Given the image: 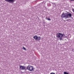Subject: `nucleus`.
I'll list each match as a JSON object with an SVG mask.
<instances>
[{
  "label": "nucleus",
  "mask_w": 74,
  "mask_h": 74,
  "mask_svg": "<svg viewBox=\"0 0 74 74\" xmlns=\"http://www.w3.org/2000/svg\"><path fill=\"white\" fill-rule=\"evenodd\" d=\"M68 16H70V17L72 16V15L71 13H68V14H67Z\"/></svg>",
  "instance_id": "7"
},
{
  "label": "nucleus",
  "mask_w": 74,
  "mask_h": 74,
  "mask_svg": "<svg viewBox=\"0 0 74 74\" xmlns=\"http://www.w3.org/2000/svg\"><path fill=\"white\" fill-rule=\"evenodd\" d=\"M50 74H55V73H54L52 72Z\"/></svg>",
  "instance_id": "11"
},
{
  "label": "nucleus",
  "mask_w": 74,
  "mask_h": 74,
  "mask_svg": "<svg viewBox=\"0 0 74 74\" xmlns=\"http://www.w3.org/2000/svg\"><path fill=\"white\" fill-rule=\"evenodd\" d=\"M23 49H24V50H25V51H26V48H25L24 47H23Z\"/></svg>",
  "instance_id": "10"
},
{
  "label": "nucleus",
  "mask_w": 74,
  "mask_h": 74,
  "mask_svg": "<svg viewBox=\"0 0 74 74\" xmlns=\"http://www.w3.org/2000/svg\"><path fill=\"white\" fill-rule=\"evenodd\" d=\"M70 1H74V0H70Z\"/></svg>",
  "instance_id": "13"
},
{
  "label": "nucleus",
  "mask_w": 74,
  "mask_h": 74,
  "mask_svg": "<svg viewBox=\"0 0 74 74\" xmlns=\"http://www.w3.org/2000/svg\"><path fill=\"white\" fill-rule=\"evenodd\" d=\"M33 38L35 39V40H37L38 41H39V40H41V37H40V36H38L37 35L34 36L33 37Z\"/></svg>",
  "instance_id": "4"
},
{
  "label": "nucleus",
  "mask_w": 74,
  "mask_h": 74,
  "mask_svg": "<svg viewBox=\"0 0 74 74\" xmlns=\"http://www.w3.org/2000/svg\"><path fill=\"white\" fill-rule=\"evenodd\" d=\"M47 17H46V19H47V20H48V21H51V19L50 18H47Z\"/></svg>",
  "instance_id": "8"
},
{
  "label": "nucleus",
  "mask_w": 74,
  "mask_h": 74,
  "mask_svg": "<svg viewBox=\"0 0 74 74\" xmlns=\"http://www.w3.org/2000/svg\"><path fill=\"white\" fill-rule=\"evenodd\" d=\"M27 70H28L29 71H32L33 70H34V68L33 66H32L29 65L28 66L27 68Z\"/></svg>",
  "instance_id": "3"
},
{
  "label": "nucleus",
  "mask_w": 74,
  "mask_h": 74,
  "mask_svg": "<svg viewBox=\"0 0 74 74\" xmlns=\"http://www.w3.org/2000/svg\"><path fill=\"white\" fill-rule=\"evenodd\" d=\"M61 17L62 18H65V19H67V18H68V15H67V13H64L63 12L62 13L61 16Z\"/></svg>",
  "instance_id": "2"
},
{
  "label": "nucleus",
  "mask_w": 74,
  "mask_h": 74,
  "mask_svg": "<svg viewBox=\"0 0 74 74\" xmlns=\"http://www.w3.org/2000/svg\"><path fill=\"white\" fill-rule=\"evenodd\" d=\"M56 36L58 38H60L59 39L60 41L62 40V37L63 36V34L61 33H58L56 34Z\"/></svg>",
  "instance_id": "1"
},
{
  "label": "nucleus",
  "mask_w": 74,
  "mask_h": 74,
  "mask_svg": "<svg viewBox=\"0 0 74 74\" xmlns=\"http://www.w3.org/2000/svg\"><path fill=\"white\" fill-rule=\"evenodd\" d=\"M64 74H69V73H67L66 72H64Z\"/></svg>",
  "instance_id": "9"
},
{
  "label": "nucleus",
  "mask_w": 74,
  "mask_h": 74,
  "mask_svg": "<svg viewBox=\"0 0 74 74\" xmlns=\"http://www.w3.org/2000/svg\"><path fill=\"white\" fill-rule=\"evenodd\" d=\"M5 1H7V2H9L10 3H13L15 1V0H5Z\"/></svg>",
  "instance_id": "5"
},
{
  "label": "nucleus",
  "mask_w": 74,
  "mask_h": 74,
  "mask_svg": "<svg viewBox=\"0 0 74 74\" xmlns=\"http://www.w3.org/2000/svg\"><path fill=\"white\" fill-rule=\"evenodd\" d=\"M69 21V20H68V19L66 20V21Z\"/></svg>",
  "instance_id": "14"
},
{
  "label": "nucleus",
  "mask_w": 74,
  "mask_h": 74,
  "mask_svg": "<svg viewBox=\"0 0 74 74\" xmlns=\"http://www.w3.org/2000/svg\"><path fill=\"white\" fill-rule=\"evenodd\" d=\"M20 70H25L26 69V67L22 66H20Z\"/></svg>",
  "instance_id": "6"
},
{
  "label": "nucleus",
  "mask_w": 74,
  "mask_h": 74,
  "mask_svg": "<svg viewBox=\"0 0 74 74\" xmlns=\"http://www.w3.org/2000/svg\"><path fill=\"white\" fill-rule=\"evenodd\" d=\"M73 12L74 13V9H73Z\"/></svg>",
  "instance_id": "12"
}]
</instances>
